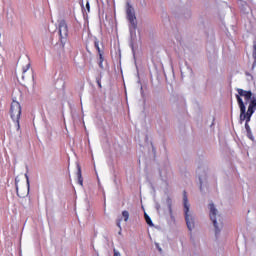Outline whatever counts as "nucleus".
<instances>
[{
	"mask_svg": "<svg viewBox=\"0 0 256 256\" xmlns=\"http://www.w3.org/2000/svg\"><path fill=\"white\" fill-rule=\"evenodd\" d=\"M183 205H184V215H185V221L186 225L189 229V231H192L195 227V218L193 217V214L189 212V199L187 198V191L183 192Z\"/></svg>",
	"mask_w": 256,
	"mask_h": 256,
	"instance_id": "nucleus-2",
	"label": "nucleus"
},
{
	"mask_svg": "<svg viewBox=\"0 0 256 256\" xmlns=\"http://www.w3.org/2000/svg\"><path fill=\"white\" fill-rule=\"evenodd\" d=\"M144 219H145L147 225H149L150 227H153V221L151 220V217H149V215H147V213L144 214Z\"/></svg>",
	"mask_w": 256,
	"mask_h": 256,
	"instance_id": "nucleus-10",
	"label": "nucleus"
},
{
	"mask_svg": "<svg viewBox=\"0 0 256 256\" xmlns=\"http://www.w3.org/2000/svg\"><path fill=\"white\" fill-rule=\"evenodd\" d=\"M77 177L79 185L83 187V176L81 175V166H78Z\"/></svg>",
	"mask_w": 256,
	"mask_h": 256,
	"instance_id": "nucleus-8",
	"label": "nucleus"
},
{
	"mask_svg": "<svg viewBox=\"0 0 256 256\" xmlns=\"http://www.w3.org/2000/svg\"><path fill=\"white\" fill-rule=\"evenodd\" d=\"M246 123H245V129L247 132V137L248 139H251V141H253V133L251 132V127L249 126V122H247V119H245Z\"/></svg>",
	"mask_w": 256,
	"mask_h": 256,
	"instance_id": "nucleus-7",
	"label": "nucleus"
},
{
	"mask_svg": "<svg viewBox=\"0 0 256 256\" xmlns=\"http://www.w3.org/2000/svg\"><path fill=\"white\" fill-rule=\"evenodd\" d=\"M0 37H1V33H0Z\"/></svg>",
	"mask_w": 256,
	"mask_h": 256,
	"instance_id": "nucleus-21",
	"label": "nucleus"
},
{
	"mask_svg": "<svg viewBox=\"0 0 256 256\" xmlns=\"http://www.w3.org/2000/svg\"><path fill=\"white\" fill-rule=\"evenodd\" d=\"M117 227H119V229H121V219H118L116 222Z\"/></svg>",
	"mask_w": 256,
	"mask_h": 256,
	"instance_id": "nucleus-16",
	"label": "nucleus"
},
{
	"mask_svg": "<svg viewBox=\"0 0 256 256\" xmlns=\"http://www.w3.org/2000/svg\"><path fill=\"white\" fill-rule=\"evenodd\" d=\"M200 183L202 184V181H201V179H200Z\"/></svg>",
	"mask_w": 256,
	"mask_h": 256,
	"instance_id": "nucleus-20",
	"label": "nucleus"
},
{
	"mask_svg": "<svg viewBox=\"0 0 256 256\" xmlns=\"http://www.w3.org/2000/svg\"><path fill=\"white\" fill-rule=\"evenodd\" d=\"M236 99L240 108V123L247 119V123L251 121L253 113L256 111V97H253L251 90L237 89Z\"/></svg>",
	"mask_w": 256,
	"mask_h": 256,
	"instance_id": "nucleus-1",
	"label": "nucleus"
},
{
	"mask_svg": "<svg viewBox=\"0 0 256 256\" xmlns=\"http://www.w3.org/2000/svg\"><path fill=\"white\" fill-rule=\"evenodd\" d=\"M10 117L17 125V129H20L21 125L19 120L21 119V104L18 101L13 100L10 106Z\"/></svg>",
	"mask_w": 256,
	"mask_h": 256,
	"instance_id": "nucleus-4",
	"label": "nucleus"
},
{
	"mask_svg": "<svg viewBox=\"0 0 256 256\" xmlns=\"http://www.w3.org/2000/svg\"><path fill=\"white\" fill-rule=\"evenodd\" d=\"M59 36L60 43L65 45V43H67V37H69V27L67 26V22L65 20H61L59 22Z\"/></svg>",
	"mask_w": 256,
	"mask_h": 256,
	"instance_id": "nucleus-5",
	"label": "nucleus"
},
{
	"mask_svg": "<svg viewBox=\"0 0 256 256\" xmlns=\"http://www.w3.org/2000/svg\"><path fill=\"white\" fill-rule=\"evenodd\" d=\"M31 69V62H28L25 66L22 68V79H25V72Z\"/></svg>",
	"mask_w": 256,
	"mask_h": 256,
	"instance_id": "nucleus-9",
	"label": "nucleus"
},
{
	"mask_svg": "<svg viewBox=\"0 0 256 256\" xmlns=\"http://www.w3.org/2000/svg\"><path fill=\"white\" fill-rule=\"evenodd\" d=\"M210 209V219L215 227L216 235L221 233V229H223V216L217 215V208H215V204H209Z\"/></svg>",
	"mask_w": 256,
	"mask_h": 256,
	"instance_id": "nucleus-3",
	"label": "nucleus"
},
{
	"mask_svg": "<svg viewBox=\"0 0 256 256\" xmlns=\"http://www.w3.org/2000/svg\"><path fill=\"white\" fill-rule=\"evenodd\" d=\"M15 187H16V193H17L18 197H25V194H21L19 192V184L17 183V180H15Z\"/></svg>",
	"mask_w": 256,
	"mask_h": 256,
	"instance_id": "nucleus-12",
	"label": "nucleus"
},
{
	"mask_svg": "<svg viewBox=\"0 0 256 256\" xmlns=\"http://www.w3.org/2000/svg\"><path fill=\"white\" fill-rule=\"evenodd\" d=\"M122 217L124 218V221H129V211H122Z\"/></svg>",
	"mask_w": 256,
	"mask_h": 256,
	"instance_id": "nucleus-13",
	"label": "nucleus"
},
{
	"mask_svg": "<svg viewBox=\"0 0 256 256\" xmlns=\"http://www.w3.org/2000/svg\"><path fill=\"white\" fill-rule=\"evenodd\" d=\"M86 9L88 13L91 11V5L89 4V1L86 2Z\"/></svg>",
	"mask_w": 256,
	"mask_h": 256,
	"instance_id": "nucleus-15",
	"label": "nucleus"
},
{
	"mask_svg": "<svg viewBox=\"0 0 256 256\" xmlns=\"http://www.w3.org/2000/svg\"><path fill=\"white\" fill-rule=\"evenodd\" d=\"M114 256H121V254L119 252H117L116 249H114Z\"/></svg>",
	"mask_w": 256,
	"mask_h": 256,
	"instance_id": "nucleus-19",
	"label": "nucleus"
},
{
	"mask_svg": "<svg viewBox=\"0 0 256 256\" xmlns=\"http://www.w3.org/2000/svg\"><path fill=\"white\" fill-rule=\"evenodd\" d=\"M97 85H98V87L101 89V79H97Z\"/></svg>",
	"mask_w": 256,
	"mask_h": 256,
	"instance_id": "nucleus-18",
	"label": "nucleus"
},
{
	"mask_svg": "<svg viewBox=\"0 0 256 256\" xmlns=\"http://www.w3.org/2000/svg\"><path fill=\"white\" fill-rule=\"evenodd\" d=\"M126 15L131 27L133 29H137V17L135 16V9L129 2L126 5Z\"/></svg>",
	"mask_w": 256,
	"mask_h": 256,
	"instance_id": "nucleus-6",
	"label": "nucleus"
},
{
	"mask_svg": "<svg viewBox=\"0 0 256 256\" xmlns=\"http://www.w3.org/2000/svg\"><path fill=\"white\" fill-rule=\"evenodd\" d=\"M98 55H99V59H100L99 67H100L101 69H103V61H104L103 52L98 53Z\"/></svg>",
	"mask_w": 256,
	"mask_h": 256,
	"instance_id": "nucleus-11",
	"label": "nucleus"
},
{
	"mask_svg": "<svg viewBox=\"0 0 256 256\" xmlns=\"http://www.w3.org/2000/svg\"><path fill=\"white\" fill-rule=\"evenodd\" d=\"M94 47L98 51V53H101V48L99 47V40H95Z\"/></svg>",
	"mask_w": 256,
	"mask_h": 256,
	"instance_id": "nucleus-14",
	"label": "nucleus"
},
{
	"mask_svg": "<svg viewBox=\"0 0 256 256\" xmlns=\"http://www.w3.org/2000/svg\"><path fill=\"white\" fill-rule=\"evenodd\" d=\"M253 57H256V44L253 46Z\"/></svg>",
	"mask_w": 256,
	"mask_h": 256,
	"instance_id": "nucleus-17",
	"label": "nucleus"
}]
</instances>
